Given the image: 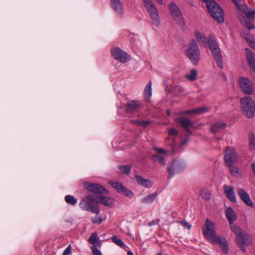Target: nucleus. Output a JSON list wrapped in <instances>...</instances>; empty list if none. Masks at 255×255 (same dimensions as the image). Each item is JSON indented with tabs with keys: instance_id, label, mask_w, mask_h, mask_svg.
Segmentation results:
<instances>
[{
	"instance_id": "1",
	"label": "nucleus",
	"mask_w": 255,
	"mask_h": 255,
	"mask_svg": "<svg viewBox=\"0 0 255 255\" xmlns=\"http://www.w3.org/2000/svg\"><path fill=\"white\" fill-rule=\"evenodd\" d=\"M202 231L203 235L208 241L212 244H218L224 253H228L229 246L226 239L216 235L215 225L209 219L206 220Z\"/></svg>"
},
{
	"instance_id": "2",
	"label": "nucleus",
	"mask_w": 255,
	"mask_h": 255,
	"mask_svg": "<svg viewBox=\"0 0 255 255\" xmlns=\"http://www.w3.org/2000/svg\"><path fill=\"white\" fill-rule=\"evenodd\" d=\"M207 44L218 67L220 69H222L223 68L222 55L221 49L217 42L216 39L213 36L209 35Z\"/></svg>"
},
{
	"instance_id": "3",
	"label": "nucleus",
	"mask_w": 255,
	"mask_h": 255,
	"mask_svg": "<svg viewBox=\"0 0 255 255\" xmlns=\"http://www.w3.org/2000/svg\"><path fill=\"white\" fill-rule=\"evenodd\" d=\"M206 2L209 13L212 17L219 23L224 21V13L223 9L214 0H202Z\"/></svg>"
},
{
	"instance_id": "4",
	"label": "nucleus",
	"mask_w": 255,
	"mask_h": 255,
	"mask_svg": "<svg viewBox=\"0 0 255 255\" xmlns=\"http://www.w3.org/2000/svg\"><path fill=\"white\" fill-rule=\"evenodd\" d=\"M240 103L243 114L248 118H253L255 114V103L251 97H244Z\"/></svg>"
},
{
	"instance_id": "5",
	"label": "nucleus",
	"mask_w": 255,
	"mask_h": 255,
	"mask_svg": "<svg viewBox=\"0 0 255 255\" xmlns=\"http://www.w3.org/2000/svg\"><path fill=\"white\" fill-rule=\"evenodd\" d=\"M96 196L88 195L83 199L80 203L79 205L81 209L84 211H90L93 214L98 215L100 214V209L98 205H95Z\"/></svg>"
},
{
	"instance_id": "6",
	"label": "nucleus",
	"mask_w": 255,
	"mask_h": 255,
	"mask_svg": "<svg viewBox=\"0 0 255 255\" xmlns=\"http://www.w3.org/2000/svg\"><path fill=\"white\" fill-rule=\"evenodd\" d=\"M187 55L188 58L194 65H197L200 60V51L196 41L191 40L187 49Z\"/></svg>"
},
{
	"instance_id": "7",
	"label": "nucleus",
	"mask_w": 255,
	"mask_h": 255,
	"mask_svg": "<svg viewBox=\"0 0 255 255\" xmlns=\"http://www.w3.org/2000/svg\"><path fill=\"white\" fill-rule=\"evenodd\" d=\"M145 6L148 11L152 23L156 26L160 24L157 8L154 5L151 0H143Z\"/></svg>"
},
{
	"instance_id": "8",
	"label": "nucleus",
	"mask_w": 255,
	"mask_h": 255,
	"mask_svg": "<svg viewBox=\"0 0 255 255\" xmlns=\"http://www.w3.org/2000/svg\"><path fill=\"white\" fill-rule=\"evenodd\" d=\"M111 52L112 56L121 63H126L130 59V55L119 47L111 49Z\"/></svg>"
},
{
	"instance_id": "9",
	"label": "nucleus",
	"mask_w": 255,
	"mask_h": 255,
	"mask_svg": "<svg viewBox=\"0 0 255 255\" xmlns=\"http://www.w3.org/2000/svg\"><path fill=\"white\" fill-rule=\"evenodd\" d=\"M238 158V155L234 148L231 147L227 148L224 156V161L227 165H231L234 164Z\"/></svg>"
},
{
	"instance_id": "10",
	"label": "nucleus",
	"mask_w": 255,
	"mask_h": 255,
	"mask_svg": "<svg viewBox=\"0 0 255 255\" xmlns=\"http://www.w3.org/2000/svg\"><path fill=\"white\" fill-rule=\"evenodd\" d=\"M83 185L88 191L95 194H103L108 192L107 189L98 184L85 182Z\"/></svg>"
},
{
	"instance_id": "11",
	"label": "nucleus",
	"mask_w": 255,
	"mask_h": 255,
	"mask_svg": "<svg viewBox=\"0 0 255 255\" xmlns=\"http://www.w3.org/2000/svg\"><path fill=\"white\" fill-rule=\"evenodd\" d=\"M153 150L156 154L151 155V158L154 161L157 162L160 164L165 165L166 161L164 159V156L167 154V151L162 148L154 147Z\"/></svg>"
},
{
	"instance_id": "12",
	"label": "nucleus",
	"mask_w": 255,
	"mask_h": 255,
	"mask_svg": "<svg viewBox=\"0 0 255 255\" xmlns=\"http://www.w3.org/2000/svg\"><path fill=\"white\" fill-rule=\"evenodd\" d=\"M237 244L240 249L243 252H246V246L250 245L252 243V239L248 234L244 233L237 239Z\"/></svg>"
},
{
	"instance_id": "13",
	"label": "nucleus",
	"mask_w": 255,
	"mask_h": 255,
	"mask_svg": "<svg viewBox=\"0 0 255 255\" xmlns=\"http://www.w3.org/2000/svg\"><path fill=\"white\" fill-rule=\"evenodd\" d=\"M184 168L182 162L178 160H174L168 165L167 170L170 177H172L175 174H177L182 170Z\"/></svg>"
},
{
	"instance_id": "14",
	"label": "nucleus",
	"mask_w": 255,
	"mask_h": 255,
	"mask_svg": "<svg viewBox=\"0 0 255 255\" xmlns=\"http://www.w3.org/2000/svg\"><path fill=\"white\" fill-rule=\"evenodd\" d=\"M169 9L174 20L181 24L183 20V16L179 8L174 2H172L169 5Z\"/></svg>"
},
{
	"instance_id": "15",
	"label": "nucleus",
	"mask_w": 255,
	"mask_h": 255,
	"mask_svg": "<svg viewBox=\"0 0 255 255\" xmlns=\"http://www.w3.org/2000/svg\"><path fill=\"white\" fill-rule=\"evenodd\" d=\"M239 85L242 91L246 95L252 94L253 87L250 80L247 78H241L239 79Z\"/></svg>"
},
{
	"instance_id": "16",
	"label": "nucleus",
	"mask_w": 255,
	"mask_h": 255,
	"mask_svg": "<svg viewBox=\"0 0 255 255\" xmlns=\"http://www.w3.org/2000/svg\"><path fill=\"white\" fill-rule=\"evenodd\" d=\"M96 204H100L109 208H111L114 204V200L111 197L105 196H96Z\"/></svg>"
},
{
	"instance_id": "17",
	"label": "nucleus",
	"mask_w": 255,
	"mask_h": 255,
	"mask_svg": "<svg viewBox=\"0 0 255 255\" xmlns=\"http://www.w3.org/2000/svg\"><path fill=\"white\" fill-rule=\"evenodd\" d=\"M238 194L241 200L248 206L253 207L254 204L251 201L249 194L244 190L240 189Z\"/></svg>"
},
{
	"instance_id": "18",
	"label": "nucleus",
	"mask_w": 255,
	"mask_h": 255,
	"mask_svg": "<svg viewBox=\"0 0 255 255\" xmlns=\"http://www.w3.org/2000/svg\"><path fill=\"white\" fill-rule=\"evenodd\" d=\"M224 193L227 198L231 202L236 203L237 200L233 187L230 186L224 185Z\"/></svg>"
},
{
	"instance_id": "19",
	"label": "nucleus",
	"mask_w": 255,
	"mask_h": 255,
	"mask_svg": "<svg viewBox=\"0 0 255 255\" xmlns=\"http://www.w3.org/2000/svg\"><path fill=\"white\" fill-rule=\"evenodd\" d=\"M245 53L250 67L255 72V54L249 49H245Z\"/></svg>"
},
{
	"instance_id": "20",
	"label": "nucleus",
	"mask_w": 255,
	"mask_h": 255,
	"mask_svg": "<svg viewBox=\"0 0 255 255\" xmlns=\"http://www.w3.org/2000/svg\"><path fill=\"white\" fill-rule=\"evenodd\" d=\"M225 214L230 224H232L237 219L236 212L231 207L226 208Z\"/></svg>"
},
{
	"instance_id": "21",
	"label": "nucleus",
	"mask_w": 255,
	"mask_h": 255,
	"mask_svg": "<svg viewBox=\"0 0 255 255\" xmlns=\"http://www.w3.org/2000/svg\"><path fill=\"white\" fill-rule=\"evenodd\" d=\"M111 6L117 13L123 14L124 8L120 0H111Z\"/></svg>"
},
{
	"instance_id": "22",
	"label": "nucleus",
	"mask_w": 255,
	"mask_h": 255,
	"mask_svg": "<svg viewBox=\"0 0 255 255\" xmlns=\"http://www.w3.org/2000/svg\"><path fill=\"white\" fill-rule=\"evenodd\" d=\"M141 107V106L138 102L132 101L128 103L127 110L128 113H132L138 111Z\"/></svg>"
},
{
	"instance_id": "23",
	"label": "nucleus",
	"mask_w": 255,
	"mask_h": 255,
	"mask_svg": "<svg viewBox=\"0 0 255 255\" xmlns=\"http://www.w3.org/2000/svg\"><path fill=\"white\" fill-rule=\"evenodd\" d=\"M226 124L223 121H219L214 124L211 127L212 132L215 133L224 129Z\"/></svg>"
},
{
	"instance_id": "24",
	"label": "nucleus",
	"mask_w": 255,
	"mask_h": 255,
	"mask_svg": "<svg viewBox=\"0 0 255 255\" xmlns=\"http://www.w3.org/2000/svg\"><path fill=\"white\" fill-rule=\"evenodd\" d=\"M249 9L247 4H243V7L240 10L243 11L249 19H253L255 18V9L251 11H249Z\"/></svg>"
},
{
	"instance_id": "25",
	"label": "nucleus",
	"mask_w": 255,
	"mask_h": 255,
	"mask_svg": "<svg viewBox=\"0 0 255 255\" xmlns=\"http://www.w3.org/2000/svg\"><path fill=\"white\" fill-rule=\"evenodd\" d=\"M135 178L136 179L138 183L141 185L143 187L149 188L152 186L151 182L150 180L142 178V177L139 175H136L135 176Z\"/></svg>"
},
{
	"instance_id": "26",
	"label": "nucleus",
	"mask_w": 255,
	"mask_h": 255,
	"mask_svg": "<svg viewBox=\"0 0 255 255\" xmlns=\"http://www.w3.org/2000/svg\"><path fill=\"white\" fill-rule=\"evenodd\" d=\"M207 111V109L205 107H201L191 110H187L183 112L185 115L201 114Z\"/></svg>"
},
{
	"instance_id": "27",
	"label": "nucleus",
	"mask_w": 255,
	"mask_h": 255,
	"mask_svg": "<svg viewBox=\"0 0 255 255\" xmlns=\"http://www.w3.org/2000/svg\"><path fill=\"white\" fill-rule=\"evenodd\" d=\"M157 194L156 193L149 194L143 198L141 200V202L145 204H150L152 203L156 199Z\"/></svg>"
},
{
	"instance_id": "28",
	"label": "nucleus",
	"mask_w": 255,
	"mask_h": 255,
	"mask_svg": "<svg viewBox=\"0 0 255 255\" xmlns=\"http://www.w3.org/2000/svg\"><path fill=\"white\" fill-rule=\"evenodd\" d=\"M88 241L92 245H97L98 246H101V242L99 241V238L96 233H93L92 234L88 240Z\"/></svg>"
},
{
	"instance_id": "29",
	"label": "nucleus",
	"mask_w": 255,
	"mask_h": 255,
	"mask_svg": "<svg viewBox=\"0 0 255 255\" xmlns=\"http://www.w3.org/2000/svg\"><path fill=\"white\" fill-rule=\"evenodd\" d=\"M109 184H110L113 188L116 189L119 193H122L125 187L122 183L119 182L109 181Z\"/></svg>"
},
{
	"instance_id": "30",
	"label": "nucleus",
	"mask_w": 255,
	"mask_h": 255,
	"mask_svg": "<svg viewBox=\"0 0 255 255\" xmlns=\"http://www.w3.org/2000/svg\"><path fill=\"white\" fill-rule=\"evenodd\" d=\"M184 89L179 85L174 86L171 89V94L174 96H178L182 94Z\"/></svg>"
},
{
	"instance_id": "31",
	"label": "nucleus",
	"mask_w": 255,
	"mask_h": 255,
	"mask_svg": "<svg viewBox=\"0 0 255 255\" xmlns=\"http://www.w3.org/2000/svg\"><path fill=\"white\" fill-rule=\"evenodd\" d=\"M230 225L231 226V230L233 233H235L237 239L239 237V236H241L244 233L242 232L241 229L237 225L234 224L233 223Z\"/></svg>"
},
{
	"instance_id": "32",
	"label": "nucleus",
	"mask_w": 255,
	"mask_h": 255,
	"mask_svg": "<svg viewBox=\"0 0 255 255\" xmlns=\"http://www.w3.org/2000/svg\"><path fill=\"white\" fill-rule=\"evenodd\" d=\"M179 122L181 125L187 130H188V128L192 126L191 121L186 118H182L179 120Z\"/></svg>"
},
{
	"instance_id": "33",
	"label": "nucleus",
	"mask_w": 255,
	"mask_h": 255,
	"mask_svg": "<svg viewBox=\"0 0 255 255\" xmlns=\"http://www.w3.org/2000/svg\"><path fill=\"white\" fill-rule=\"evenodd\" d=\"M197 70L195 69H192L191 70L189 74L186 75L185 77L191 81H194L197 79Z\"/></svg>"
},
{
	"instance_id": "34",
	"label": "nucleus",
	"mask_w": 255,
	"mask_h": 255,
	"mask_svg": "<svg viewBox=\"0 0 255 255\" xmlns=\"http://www.w3.org/2000/svg\"><path fill=\"white\" fill-rule=\"evenodd\" d=\"M65 200L67 203L72 205H75L77 202V200L74 196L70 195H66L65 197Z\"/></svg>"
},
{
	"instance_id": "35",
	"label": "nucleus",
	"mask_w": 255,
	"mask_h": 255,
	"mask_svg": "<svg viewBox=\"0 0 255 255\" xmlns=\"http://www.w3.org/2000/svg\"><path fill=\"white\" fill-rule=\"evenodd\" d=\"M195 34L198 41H201V42L204 43H207L208 39H207V37L200 32L196 31H195Z\"/></svg>"
},
{
	"instance_id": "36",
	"label": "nucleus",
	"mask_w": 255,
	"mask_h": 255,
	"mask_svg": "<svg viewBox=\"0 0 255 255\" xmlns=\"http://www.w3.org/2000/svg\"><path fill=\"white\" fill-rule=\"evenodd\" d=\"M151 81H149L146 86L144 90V96H151L152 94V89H151Z\"/></svg>"
},
{
	"instance_id": "37",
	"label": "nucleus",
	"mask_w": 255,
	"mask_h": 255,
	"mask_svg": "<svg viewBox=\"0 0 255 255\" xmlns=\"http://www.w3.org/2000/svg\"><path fill=\"white\" fill-rule=\"evenodd\" d=\"M200 195L204 200H209L211 198V194L209 191L206 190H202Z\"/></svg>"
},
{
	"instance_id": "38",
	"label": "nucleus",
	"mask_w": 255,
	"mask_h": 255,
	"mask_svg": "<svg viewBox=\"0 0 255 255\" xmlns=\"http://www.w3.org/2000/svg\"><path fill=\"white\" fill-rule=\"evenodd\" d=\"M230 167V171L231 174L233 176L236 177L239 173V170L238 168L236 166H234L233 164L231 165H227Z\"/></svg>"
},
{
	"instance_id": "39",
	"label": "nucleus",
	"mask_w": 255,
	"mask_h": 255,
	"mask_svg": "<svg viewBox=\"0 0 255 255\" xmlns=\"http://www.w3.org/2000/svg\"><path fill=\"white\" fill-rule=\"evenodd\" d=\"M111 239L114 243H115L120 247L124 248L125 247L124 243L117 236H114Z\"/></svg>"
},
{
	"instance_id": "40",
	"label": "nucleus",
	"mask_w": 255,
	"mask_h": 255,
	"mask_svg": "<svg viewBox=\"0 0 255 255\" xmlns=\"http://www.w3.org/2000/svg\"><path fill=\"white\" fill-rule=\"evenodd\" d=\"M231 1L236 5L238 10H240L243 7L245 3L244 0H231Z\"/></svg>"
},
{
	"instance_id": "41",
	"label": "nucleus",
	"mask_w": 255,
	"mask_h": 255,
	"mask_svg": "<svg viewBox=\"0 0 255 255\" xmlns=\"http://www.w3.org/2000/svg\"><path fill=\"white\" fill-rule=\"evenodd\" d=\"M119 169L123 173L128 174L130 173L131 168L129 165H120L119 166Z\"/></svg>"
},
{
	"instance_id": "42",
	"label": "nucleus",
	"mask_w": 255,
	"mask_h": 255,
	"mask_svg": "<svg viewBox=\"0 0 255 255\" xmlns=\"http://www.w3.org/2000/svg\"><path fill=\"white\" fill-rule=\"evenodd\" d=\"M132 123L139 126L146 127L150 124V122L148 121L132 120Z\"/></svg>"
},
{
	"instance_id": "43",
	"label": "nucleus",
	"mask_w": 255,
	"mask_h": 255,
	"mask_svg": "<svg viewBox=\"0 0 255 255\" xmlns=\"http://www.w3.org/2000/svg\"><path fill=\"white\" fill-rule=\"evenodd\" d=\"M105 219L106 218L103 219L102 217L101 216H99L98 214L95 217H92L91 220L92 223L94 224H100L104 220H105Z\"/></svg>"
},
{
	"instance_id": "44",
	"label": "nucleus",
	"mask_w": 255,
	"mask_h": 255,
	"mask_svg": "<svg viewBox=\"0 0 255 255\" xmlns=\"http://www.w3.org/2000/svg\"><path fill=\"white\" fill-rule=\"evenodd\" d=\"M249 143L251 149L252 150L255 149V136L254 135H250Z\"/></svg>"
},
{
	"instance_id": "45",
	"label": "nucleus",
	"mask_w": 255,
	"mask_h": 255,
	"mask_svg": "<svg viewBox=\"0 0 255 255\" xmlns=\"http://www.w3.org/2000/svg\"><path fill=\"white\" fill-rule=\"evenodd\" d=\"M122 193H124L127 196L130 198H132L133 196V192L131 190L126 189V187L124 188V189H123Z\"/></svg>"
},
{
	"instance_id": "46",
	"label": "nucleus",
	"mask_w": 255,
	"mask_h": 255,
	"mask_svg": "<svg viewBox=\"0 0 255 255\" xmlns=\"http://www.w3.org/2000/svg\"><path fill=\"white\" fill-rule=\"evenodd\" d=\"M91 250L93 255H102L101 251L99 250L95 246L91 248Z\"/></svg>"
},
{
	"instance_id": "47",
	"label": "nucleus",
	"mask_w": 255,
	"mask_h": 255,
	"mask_svg": "<svg viewBox=\"0 0 255 255\" xmlns=\"http://www.w3.org/2000/svg\"><path fill=\"white\" fill-rule=\"evenodd\" d=\"M168 132L169 136H175L177 134V131L173 128L169 129Z\"/></svg>"
},
{
	"instance_id": "48",
	"label": "nucleus",
	"mask_w": 255,
	"mask_h": 255,
	"mask_svg": "<svg viewBox=\"0 0 255 255\" xmlns=\"http://www.w3.org/2000/svg\"><path fill=\"white\" fill-rule=\"evenodd\" d=\"M72 253L71 245H69L63 252V255H70Z\"/></svg>"
},
{
	"instance_id": "49",
	"label": "nucleus",
	"mask_w": 255,
	"mask_h": 255,
	"mask_svg": "<svg viewBox=\"0 0 255 255\" xmlns=\"http://www.w3.org/2000/svg\"><path fill=\"white\" fill-rule=\"evenodd\" d=\"M245 26L246 27H247L249 30L255 28L254 26L253 25V24L249 21H245Z\"/></svg>"
},
{
	"instance_id": "50",
	"label": "nucleus",
	"mask_w": 255,
	"mask_h": 255,
	"mask_svg": "<svg viewBox=\"0 0 255 255\" xmlns=\"http://www.w3.org/2000/svg\"><path fill=\"white\" fill-rule=\"evenodd\" d=\"M181 224L185 227H186L188 230H190L191 228V225H190L187 221H182L181 222Z\"/></svg>"
},
{
	"instance_id": "51",
	"label": "nucleus",
	"mask_w": 255,
	"mask_h": 255,
	"mask_svg": "<svg viewBox=\"0 0 255 255\" xmlns=\"http://www.w3.org/2000/svg\"><path fill=\"white\" fill-rule=\"evenodd\" d=\"M249 45L252 48H255V42L254 41L250 40L249 41Z\"/></svg>"
},
{
	"instance_id": "52",
	"label": "nucleus",
	"mask_w": 255,
	"mask_h": 255,
	"mask_svg": "<svg viewBox=\"0 0 255 255\" xmlns=\"http://www.w3.org/2000/svg\"><path fill=\"white\" fill-rule=\"evenodd\" d=\"M158 222V221L157 222H155L154 221H153L152 222H151L149 224V226H152V225H155L156 224H157V223Z\"/></svg>"
},
{
	"instance_id": "53",
	"label": "nucleus",
	"mask_w": 255,
	"mask_h": 255,
	"mask_svg": "<svg viewBox=\"0 0 255 255\" xmlns=\"http://www.w3.org/2000/svg\"><path fill=\"white\" fill-rule=\"evenodd\" d=\"M128 255H134L131 252L128 251Z\"/></svg>"
},
{
	"instance_id": "54",
	"label": "nucleus",
	"mask_w": 255,
	"mask_h": 255,
	"mask_svg": "<svg viewBox=\"0 0 255 255\" xmlns=\"http://www.w3.org/2000/svg\"><path fill=\"white\" fill-rule=\"evenodd\" d=\"M170 114H171L170 111L169 110H167V116L170 115Z\"/></svg>"
},
{
	"instance_id": "55",
	"label": "nucleus",
	"mask_w": 255,
	"mask_h": 255,
	"mask_svg": "<svg viewBox=\"0 0 255 255\" xmlns=\"http://www.w3.org/2000/svg\"><path fill=\"white\" fill-rule=\"evenodd\" d=\"M158 3L162 4V0H156Z\"/></svg>"
},
{
	"instance_id": "56",
	"label": "nucleus",
	"mask_w": 255,
	"mask_h": 255,
	"mask_svg": "<svg viewBox=\"0 0 255 255\" xmlns=\"http://www.w3.org/2000/svg\"><path fill=\"white\" fill-rule=\"evenodd\" d=\"M244 17L243 16H242V17H240L239 16V20L241 21L243 19H244Z\"/></svg>"
},
{
	"instance_id": "57",
	"label": "nucleus",
	"mask_w": 255,
	"mask_h": 255,
	"mask_svg": "<svg viewBox=\"0 0 255 255\" xmlns=\"http://www.w3.org/2000/svg\"><path fill=\"white\" fill-rule=\"evenodd\" d=\"M246 40L248 41V38H246Z\"/></svg>"
},
{
	"instance_id": "58",
	"label": "nucleus",
	"mask_w": 255,
	"mask_h": 255,
	"mask_svg": "<svg viewBox=\"0 0 255 255\" xmlns=\"http://www.w3.org/2000/svg\"><path fill=\"white\" fill-rule=\"evenodd\" d=\"M157 255H162L161 254H158Z\"/></svg>"
}]
</instances>
